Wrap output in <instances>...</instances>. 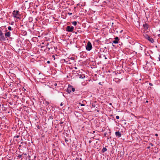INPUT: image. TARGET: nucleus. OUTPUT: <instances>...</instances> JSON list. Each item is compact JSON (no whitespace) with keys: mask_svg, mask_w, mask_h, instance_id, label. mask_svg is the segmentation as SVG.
I'll return each mask as SVG.
<instances>
[{"mask_svg":"<svg viewBox=\"0 0 160 160\" xmlns=\"http://www.w3.org/2000/svg\"><path fill=\"white\" fill-rule=\"evenodd\" d=\"M22 155H19L18 156V158H22Z\"/></svg>","mask_w":160,"mask_h":160,"instance_id":"16","label":"nucleus"},{"mask_svg":"<svg viewBox=\"0 0 160 160\" xmlns=\"http://www.w3.org/2000/svg\"><path fill=\"white\" fill-rule=\"evenodd\" d=\"M6 32L5 33V38H10L11 36V32H10L8 31L7 30L5 31Z\"/></svg>","mask_w":160,"mask_h":160,"instance_id":"7","label":"nucleus"},{"mask_svg":"<svg viewBox=\"0 0 160 160\" xmlns=\"http://www.w3.org/2000/svg\"><path fill=\"white\" fill-rule=\"evenodd\" d=\"M19 137V136L18 135H17L14 136V138H18Z\"/></svg>","mask_w":160,"mask_h":160,"instance_id":"20","label":"nucleus"},{"mask_svg":"<svg viewBox=\"0 0 160 160\" xmlns=\"http://www.w3.org/2000/svg\"><path fill=\"white\" fill-rule=\"evenodd\" d=\"M110 105H111V104H111V103H110Z\"/></svg>","mask_w":160,"mask_h":160,"instance_id":"40","label":"nucleus"},{"mask_svg":"<svg viewBox=\"0 0 160 160\" xmlns=\"http://www.w3.org/2000/svg\"><path fill=\"white\" fill-rule=\"evenodd\" d=\"M115 135L118 138L120 137L121 136V134L120 132H115Z\"/></svg>","mask_w":160,"mask_h":160,"instance_id":"9","label":"nucleus"},{"mask_svg":"<svg viewBox=\"0 0 160 160\" xmlns=\"http://www.w3.org/2000/svg\"><path fill=\"white\" fill-rule=\"evenodd\" d=\"M63 105V104L62 103V102H61V104H60V106H62Z\"/></svg>","mask_w":160,"mask_h":160,"instance_id":"22","label":"nucleus"},{"mask_svg":"<svg viewBox=\"0 0 160 160\" xmlns=\"http://www.w3.org/2000/svg\"><path fill=\"white\" fill-rule=\"evenodd\" d=\"M77 24V22L76 21H74L72 22V24L74 26H76Z\"/></svg>","mask_w":160,"mask_h":160,"instance_id":"14","label":"nucleus"},{"mask_svg":"<svg viewBox=\"0 0 160 160\" xmlns=\"http://www.w3.org/2000/svg\"><path fill=\"white\" fill-rule=\"evenodd\" d=\"M19 11H18L14 10L12 12V14L13 15V17L17 18H19L20 14L19 13Z\"/></svg>","mask_w":160,"mask_h":160,"instance_id":"2","label":"nucleus"},{"mask_svg":"<svg viewBox=\"0 0 160 160\" xmlns=\"http://www.w3.org/2000/svg\"><path fill=\"white\" fill-rule=\"evenodd\" d=\"M74 30V27L72 26H68L66 28V30L68 32H72Z\"/></svg>","mask_w":160,"mask_h":160,"instance_id":"6","label":"nucleus"},{"mask_svg":"<svg viewBox=\"0 0 160 160\" xmlns=\"http://www.w3.org/2000/svg\"><path fill=\"white\" fill-rule=\"evenodd\" d=\"M6 40L5 38L4 35L1 30H0V41H4Z\"/></svg>","mask_w":160,"mask_h":160,"instance_id":"3","label":"nucleus"},{"mask_svg":"<svg viewBox=\"0 0 160 160\" xmlns=\"http://www.w3.org/2000/svg\"><path fill=\"white\" fill-rule=\"evenodd\" d=\"M92 48V46L91 43L88 41L86 46V49L88 51H90Z\"/></svg>","mask_w":160,"mask_h":160,"instance_id":"4","label":"nucleus"},{"mask_svg":"<svg viewBox=\"0 0 160 160\" xmlns=\"http://www.w3.org/2000/svg\"><path fill=\"white\" fill-rule=\"evenodd\" d=\"M158 37H160V34H158Z\"/></svg>","mask_w":160,"mask_h":160,"instance_id":"32","label":"nucleus"},{"mask_svg":"<svg viewBox=\"0 0 160 160\" xmlns=\"http://www.w3.org/2000/svg\"><path fill=\"white\" fill-rule=\"evenodd\" d=\"M75 91V88L71 85L70 86H69L67 90V92L69 93H70L72 91L74 92Z\"/></svg>","mask_w":160,"mask_h":160,"instance_id":"5","label":"nucleus"},{"mask_svg":"<svg viewBox=\"0 0 160 160\" xmlns=\"http://www.w3.org/2000/svg\"><path fill=\"white\" fill-rule=\"evenodd\" d=\"M65 142H66V143H67V142H68V140H67V139H65Z\"/></svg>","mask_w":160,"mask_h":160,"instance_id":"21","label":"nucleus"},{"mask_svg":"<svg viewBox=\"0 0 160 160\" xmlns=\"http://www.w3.org/2000/svg\"><path fill=\"white\" fill-rule=\"evenodd\" d=\"M55 47H54V48L55 49Z\"/></svg>","mask_w":160,"mask_h":160,"instance_id":"41","label":"nucleus"},{"mask_svg":"<svg viewBox=\"0 0 160 160\" xmlns=\"http://www.w3.org/2000/svg\"><path fill=\"white\" fill-rule=\"evenodd\" d=\"M80 105L82 106H84L85 105L83 104L80 103Z\"/></svg>","mask_w":160,"mask_h":160,"instance_id":"19","label":"nucleus"},{"mask_svg":"<svg viewBox=\"0 0 160 160\" xmlns=\"http://www.w3.org/2000/svg\"><path fill=\"white\" fill-rule=\"evenodd\" d=\"M52 57H53V58H54L55 57V56L54 55H53L52 56Z\"/></svg>","mask_w":160,"mask_h":160,"instance_id":"35","label":"nucleus"},{"mask_svg":"<svg viewBox=\"0 0 160 160\" xmlns=\"http://www.w3.org/2000/svg\"><path fill=\"white\" fill-rule=\"evenodd\" d=\"M148 40L152 43H153L154 42L153 39L150 37L148 39Z\"/></svg>","mask_w":160,"mask_h":160,"instance_id":"10","label":"nucleus"},{"mask_svg":"<svg viewBox=\"0 0 160 160\" xmlns=\"http://www.w3.org/2000/svg\"><path fill=\"white\" fill-rule=\"evenodd\" d=\"M146 102H148V101H146Z\"/></svg>","mask_w":160,"mask_h":160,"instance_id":"38","label":"nucleus"},{"mask_svg":"<svg viewBox=\"0 0 160 160\" xmlns=\"http://www.w3.org/2000/svg\"><path fill=\"white\" fill-rule=\"evenodd\" d=\"M149 84L150 86H152V84L151 83H149Z\"/></svg>","mask_w":160,"mask_h":160,"instance_id":"23","label":"nucleus"},{"mask_svg":"<svg viewBox=\"0 0 160 160\" xmlns=\"http://www.w3.org/2000/svg\"><path fill=\"white\" fill-rule=\"evenodd\" d=\"M54 85H55V86H57V83H55V84H54Z\"/></svg>","mask_w":160,"mask_h":160,"instance_id":"31","label":"nucleus"},{"mask_svg":"<svg viewBox=\"0 0 160 160\" xmlns=\"http://www.w3.org/2000/svg\"><path fill=\"white\" fill-rule=\"evenodd\" d=\"M48 45V44H47V45Z\"/></svg>","mask_w":160,"mask_h":160,"instance_id":"39","label":"nucleus"},{"mask_svg":"<svg viewBox=\"0 0 160 160\" xmlns=\"http://www.w3.org/2000/svg\"><path fill=\"white\" fill-rule=\"evenodd\" d=\"M75 33L76 34H77V32H75Z\"/></svg>","mask_w":160,"mask_h":160,"instance_id":"33","label":"nucleus"},{"mask_svg":"<svg viewBox=\"0 0 160 160\" xmlns=\"http://www.w3.org/2000/svg\"><path fill=\"white\" fill-rule=\"evenodd\" d=\"M79 78H83L85 77V75L84 74H80L79 75Z\"/></svg>","mask_w":160,"mask_h":160,"instance_id":"11","label":"nucleus"},{"mask_svg":"<svg viewBox=\"0 0 160 160\" xmlns=\"http://www.w3.org/2000/svg\"><path fill=\"white\" fill-rule=\"evenodd\" d=\"M159 60L160 61V55H159V57L158 58Z\"/></svg>","mask_w":160,"mask_h":160,"instance_id":"25","label":"nucleus"},{"mask_svg":"<svg viewBox=\"0 0 160 160\" xmlns=\"http://www.w3.org/2000/svg\"><path fill=\"white\" fill-rule=\"evenodd\" d=\"M8 30H9L10 31H11V30H12V27L11 26H9L8 27Z\"/></svg>","mask_w":160,"mask_h":160,"instance_id":"15","label":"nucleus"},{"mask_svg":"<svg viewBox=\"0 0 160 160\" xmlns=\"http://www.w3.org/2000/svg\"><path fill=\"white\" fill-rule=\"evenodd\" d=\"M107 150V149L106 148H103L102 149V152H106Z\"/></svg>","mask_w":160,"mask_h":160,"instance_id":"13","label":"nucleus"},{"mask_svg":"<svg viewBox=\"0 0 160 160\" xmlns=\"http://www.w3.org/2000/svg\"><path fill=\"white\" fill-rule=\"evenodd\" d=\"M143 30L144 33L148 32V28L149 27V25L148 24L145 23L144 24H143Z\"/></svg>","mask_w":160,"mask_h":160,"instance_id":"1","label":"nucleus"},{"mask_svg":"<svg viewBox=\"0 0 160 160\" xmlns=\"http://www.w3.org/2000/svg\"><path fill=\"white\" fill-rule=\"evenodd\" d=\"M91 142H92V141H91V140H90V141H89V143H91Z\"/></svg>","mask_w":160,"mask_h":160,"instance_id":"29","label":"nucleus"},{"mask_svg":"<svg viewBox=\"0 0 160 160\" xmlns=\"http://www.w3.org/2000/svg\"><path fill=\"white\" fill-rule=\"evenodd\" d=\"M106 2L105 1H104V2H103V3H106Z\"/></svg>","mask_w":160,"mask_h":160,"instance_id":"37","label":"nucleus"},{"mask_svg":"<svg viewBox=\"0 0 160 160\" xmlns=\"http://www.w3.org/2000/svg\"><path fill=\"white\" fill-rule=\"evenodd\" d=\"M37 128H38V129H40V128H39V126H37Z\"/></svg>","mask_w":160,"mask_h":160,"instance_id":"27","label":"nucleus"},{"mask_svg":"<svg viewBox=\"0 0 160 160\" xmlns=\"http://www.w3.org/2000/svg\"><path fill=\"white\" fill-rule=\"evenodd\" d=\"M62 123H63V122H60V124H62Z\"/></svg>","mask_w":160,"mask_h":160,"instance_id":"24","label":"nucleus"},{"mask_svg":"<svg viewBox=\"0 0 160 160\" xmlns=\"http://www.w3.org/2000/svg\"><path fill=\"white\" fill-rule=\"evenodd\" d=\"M57 49V48H55V49Z\"/></svg>","mask_w":160,"mask_h":160,"instance_id":"43","label":"nucleus"},{"mask_svg":"<svg viewBox=\"0 0 160 160\" xmlns=\"http://www.w3.org/2000/svg\"><path fill=\"white\" fill-rule=\"evenodd\" d=\"M68 14L69 15V16H70V15H71L72 14V13H71V12H68Z\"/></svg>","mask_w":160,"mask_h":160,"instance_id":"17","label":"nucleus"},{"mask_svg":"<svg viewBox=\"0 0 160 160\" xmlns=\"http://www.w3.org/2000/svg\"><path fill=\"white\" fill-rule=\"evenodd\" d=\"M114 39L115 40H113V43H115V44H117L118 43V41H119V38H118L117 37H116Z\"/></svg>","mask_w":160,"mask_h":160,"instance_id":"8","label":"nucleus"},{"mask_svg":"<svg viewBox=\"0 0 160 160\" xmlns=\"http://www.w3.org/2000/svg\"><path fill=\"white\" fill-rule=\"evenodd\" d=\"M155 135L156 136H158V134H155Z\"/></svg>","mask_w":160,"mask_h":160,"instance_id":"30","label":"nucleus"},{"mask_svg":"<svg viewBox=\"0 0 160 160\" xmlns=\"http://www.w3.org/2000/svg\"><path fill=\"white\" fill-rule=\"evenodd\" d=\"M119 116H116V118L117 119H119Z\"/></svg>","mask_w":160,"mask_h":160,"instance_id":"18","label":"nucleus"},{"mask_svg":"<svg viewBox=\"0 0 160 160\" xmlns=\"http://www.w3.org/2000/svg\"><path fill=\"white\" fill-rule=\"evenodd\" d=\"M57 49V48H55V49Z\"/></svg>","mask_w":160,"mask_h":160,"instance_id":"42","label":"nucleus"},{"mask_svg":"<svg viewBox=\"0 0 160 160\" xmlns=\"http://www.w3.org/2000/svg\"><path fill=\"white\" fill-rule=\"evenodd\" d=\"M21 145H19V147H21Z\"/></svg>","mask_w":160,"mask_h":160,"instance_id":"34","label":"nucleus"},{"mask_svg":"<svg viewBox=\"0 0 160 160\" xmlns=\"http://www.w3.org/2000/svg\"><path fill=\"white\" fill-rule=\"evenodd\" d=\"M144 37L146 38V39H148L150 37L149 36H148L147 34H145L144 35Z\"/></svg>","mask_w":160,"mask_h":160,"instance_id":"12","label":"nucleus"},{"mask_svg":"<svg viewBox=\"0 0 160 160\" xmlns=\"http://www.w3.org/2000/svg\"><path fill=\"white\" fill-rule=\"evenodd\" d=\"M75 68L76 69H77V68L76 67H75Z\"/></svg>","mask_w":160,"mask_h":160,"instance_id":"36","label":"nucleus"},{"mask_svg":"<svg viewBox=\"0 0 160 160\" xmlns=\"http://www.w3.org/2000/svg\"><path fill=\"white\" fill-rule=\"evenodd\" d=\"M23 154H24V156H26L27 155V154L26 153H23Z\"/></svg>","mask_w":160,"mask_h":160,"instance_id":"28","label":"nucleus"},{"mask_svg":"<svg viewBox=\"0 0 160 160\" xmlns=\"http://www.w3.org/2000/svg\"><path fill=\"white\" fill-rule=\"evenodd\" d=\"M47 63H50V61H47Z\"/></svg>","mask_w":160,"mask_h":160,"instance_id":"26","label":"nucleus"}]
</instances>
